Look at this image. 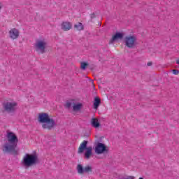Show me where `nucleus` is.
Listing matches in <instances>:
<instances>
[{
    "mask_svg": "<svg viewBox=\"0 0 179 179\" xmlns=\"http://www.w3.org/2000/svg\"><path fill=\"white\" fill-rule=\"evenodd\" d=\"M6 138H7V142H6L2 147L3 152L4 153L14 155V156L19 155V148H17V142H19L17 136L13 132L7 131Z\"/></svg>",
    "mask_w": 179,
    "mask_h": 179,
    "instance_id": "obj_1",
    "label": "nucleus"
},
{
    "mask_svg": "<svg viewBox=\"0 0 179 179\" xmlns=\"http://www.w3.org/2000/svg\"><path fill=\"white\" fill-rule=\"evenodd\" d=\"M72 29V24L69 22H64L62 23V29L64 31H68Z\"/></svg>",
    "mask_w": 179,
    "mask_h": 179,
    "instance_id": "obj_13",
    "label": "nucleus"
},
{
    "mask_svg": "<svg viewBox=\"0 0 179 179\" xmlns=\"http://www.w3.org/2000/svg\"><path fill=\"white\" fill-rule=\"evenodd\" d=\"M92 83L93 84V80H92Z\"/></svg>",
    "mask_w": 179,
    "mask_h": 179,
    "instance_id": "obj_25",
    "label": "nucleus"
},
{
    "mask_svg": "<svg viewBox=\"0 0 179 179\" xmlns=\"http://www.w3.org/2000/svg\"><path fill=\"white\" fill-rule=\"evenodd\" d=\"M71 102H67L65 105L66 108H71Z\"/></svg>",
    "mask_w": 179,
    "mask_h": 179,
    "instance_id": "obj_20",
    "label": "nucleus"
},
{
    "mask_svg": "<svg viewBox=\"0 0 179 179\" xmlns=\"http://www.w3.org/2000/svg\"><path fill=\"white\" fill-rule=\"evenodd\" d=\"M2 9V3L0 2V10Z\"/></svg>",
    "mask_w": 179,
    "mask_h": 179,
    "instance_id": "obj_23",
    "label": "nucleus"
},
{
    "mask_svg": "<svg viewBox=\"0 0 179 179\" xmlns=\"http://www.w3.org/2000/svg\"><path fill=\"white\" fill-rule=\"evenodd\" d=\"M47 41L45 39H38L35 43V48L38 52L41 54H44L45 52V48H47Z\"/></svg>",
    "mask_w": 179,
    "mask_h": 179,
    "instance_id": "obj_6",
    "label": "nucleus"
},
{
    "mask_svg": "<svg viewBox=\"0 0 179 179\" xmlns=\"http://www.w3.org/2000/svg\"><path fill=\"white\" fill-rule=\"evenodd\" d=\"M74 29H76L78 31H81V30L85 29V27H83V24L81 22H78L76 24L74 25Z\"/></svg>",
    "mask_w": 179,
    "mask_h": 179,
    "instance_id": "obj_17",
    "label": "nucleus"
},
{
    "mask_svg": "<svg viewBox=\"0 0 179 179\" xmlns=\"http://www.w3.org/2000/svg\"><path fill=\"white\" fill-rule=\"evenodd\" d=\"M85 151V156L86 159H90V156L92 155V150L93 148L92 147H87V141H83V143L80 145L78 148V152L80 155L83 153V152Z\"/></svg>",
    "mask_w": 179,
    "mask_h": 179,
    "instance_id": "obj_4",
    "label": "nucleus"
},
{
    "mask_svg": "<svg viewBox=\"0 0 179 179\" xmlns=\"http://www.w3.org/2000/svg\"><path fill=\"white\" fill-rule=\"evenodd\" d=\"M50 116H48V114L47 113H39L38 114V122H41V124H44L45 122H47L48 120H49Z\"/></svg>",
    "mask_w": 179,
    "mask_h": 179,
    "instance_id": "obj_12",
    "label": "nucleus"
},
{
    "mask_svg": "<svg viewBox=\"0 0 179 179\" xmlns=\"http://www.w3.org/2000/svg\"><path fill=\"white\" fill-rule=\"evenodd\" d=\"M94 151L96 155H104V153H108V147L103 143H98L94 148Z\"/></svg>",
    "mask_w": 179,
    "mask_h": 179,
    "instance_id": "obj_7",
    "label": "nucleus"
},
{
    "mask_svg": "<svg viewBox=\"0 0 179 179\" xmlns=\"http://www.w3.org/2000/svg\"><path fill=\"white\" fill-rule=\"evenodd\" d=\"M151 65H152V62H151L148 63V66H151Z\"/></svg>",
    "mask_w": 179,
    "mask_h": 179,
    "instance_id": "obj_22",
    "label": "nucleus"
},
{
    "mask_svg": "<svg viewBox=\"0 0 179 179\" xmlns=\"http://www.w3.org/2000/svg\"><path fill=\"white\" fill-rule=\"evenodd\" d=\"M19 34H20V32H19V29L16 28H13L9 31V36L12 40H16V38H18Z\"/></svg>",
    "mask_w": 179,
    "mask_h": 179,
    "instance_id": "obj_10",
    "label": "nucleus"
},
{
    "mask_svg": "<svg viewBox=\"0 0 179 179\" xmlns=\"http://www.w3.org/2000/svg\"><path fill=\"white\" fill-rule=\"evenodd\" d=\"M55 127V120L54 119L50 118L48 121H46L45 123L42 124V128L43 129H48V131H51V129H54V127Z\"/></svg>",
    "mask_w": 179,
    "mask_h": 179,
    "instance_id": "obj_9",
    "label": "nucleus"
},
{
    "mask_svg": "<svg viewBox=\"0 0 179 179\" xmlns=\"http://www.w3.org/2000/svg\"><path fill=\"white\" fill-rule=\"evenodd\" d=\"M91 125L94 128H100L101 124H100V122H99V119L97 118L91 119Z\"/></svg>",
    "mask_w": 179,
    "mask_h": 179,
    "instance_id": "obj_14",
    "label": "nucleus"
},
{
    "mask_svg": "<svg viewBox=\"0 0 179 179\" xmlns=\"http://www.w3.org/2000/svg\"><path fill=\"white\" fill-rule=\"evenodd\" d=\"M138 179H143V178H139Z\"/></svg>",
    "mask_w": 179,
    "mask_h": 179,
    "instance_id": "obj_24",
    "label": "nucleus"
},
{
    "mask_svg": "<svg viewBox=\"0 0 179 179\" xmlns=\"http://www.w3.org/2000/svg\"><path fill=\"white\" fill-rule=\"evenodd\" d=\"M96 17V15L94 13L91 14V20L94 19Z\"/></svg>",
    "mask_w": 179,
    "mask_h": 179,
    "instance_id": "obj_21",
    "label": "nucleus"
},
{
    "mask_svg": "<svg viewBox=\"0 0 179 179\" xmlns=\"http://www.w3.org/2000/svg\"><path fill=\"white\" fill-rule=\"evenodd\" d=\"M124 38V33L117 32L115 35L112 36L110 41V44H113L114 41H118V40H122Z\"/></svg>",
    "mask_w": 179,
    "mask_h": 179,
    "instance_id": "obj_11",
    "label": "nucleus"
},
{
    "mask_svg": "<svg viewBox=\"0 0 179 179\" xmlns=\"http://www.w3.org/2000/svg\"><path fill=\"white\" fill-rule=\"evenodd\" d=\"M38 163V157L36 154H26L22 161L24 167H31Z\"/></svg>",
    "mask_w": 179,
    "mask_h": 179,
    "instance_id": "obj_2",
    "label": "nucleus"
},
{
    "mask_svg": "<svg viewBox=\"0 0 179 179\" xmlns=\"http://www.w3.org/2000/svg\"><path fill=\"white\" fill-rule=\"evenodd\" d=\"M3 110L10 114L12 113H15L17 110V102L12 100L5 101L3 103Z\"/></svg>",
    "mask_w": 179,
    "mask_h": 179,
    "instance_id": "obj_3",
    "label": "nucleus"
},
{
    "mask_svg": "<svg viewBox=\"0 0 179 179\" xmlns=\"http://www.w3.org/2000/svg\"><path fill=\"white\" fill-rule=\"evenodd\" d=\"M76 170L78 174H85V173H92V171H93V167L91 166H86L83 168L82 164H78L77 165Z\"/></svg>",
    "mask_w": 179,
    "mask_h": 179,
    "instance_id": "obj_8",
    "label": "nucleus"
},
{
    "mask_svg": "<svg viewBox=\"0 0 179 179\" xmlns=\"http://www.w3.org/2000/svg\"><path fill=\"white\" fill-rule=\"evenodd\" d=\"M87 64L86 62H82L81 63V69H83V71H85V69H86V67L87 66Z\"/></svg>",
    "mask_w": 179,
    "mask_h": 179,
    "instance_id": "obj_18",
    "label": "nucleus"
},
{
    "mask_svg": "<svg viewBox=\"0 0 179 179\" xmlns=\"http://www.w3.org/2000/svg\"><path fill=\"white\" fill-rule=\"evenodd\" d=\"M82 107H83V104L80 103H74L73 106V111H80Z\"/></svg>",
    "mask_w": 179,
    "mask_h": 179,
    "instance_id": "obj_16",
    "label": "nucleus"
},
{
    "mask_svg": "<svg viewBox=\"0 0 179 179\" xmlns=\"http://www.w3.org/2000/svg\"><path fill=\"white\" fill-rule=\"evenodd\" d=\"M136 41H138V38L135 35L127 36L124 39V45H126L127 48H134L136 45Z\"/></svg>",
    "mask_w": 179,
    "mask_h": 179,
    "instance_id": "obj_5",
    "label": "nucleus"
},
{
    "mask_svg": "<svg viewBox=\"0 0 179 179\" xmlns=\"http://www.w3.org/2000/svg\"><path fill=\"white\" fill-rule=\"evenodd\" d=\"M172 72H173V75H178V73H179V71L176 70V69L172 70Z\"/></svg>",
    "mask_w": 179,
    "mask_h": 179,
    "instance_id": "obj_19",
    "label": "nucleus"
},
{
    "mask_svg": "<svg viewBox=\"0 0 179 179\" xmlns=\"http://www.w3.org/2000/svg\"><path fill=\"white\" fill-rule=\"evenodd\" d=\"M100 104H101V100L100 99V98H99V96L95 97L93 103V107L94 110H97Z\"/></svg>",
    "mask_w": 179,
    "mask_h": 179,
    "instance_id": "obj_15",
    "label": "nucleus"
}]
</instances>
